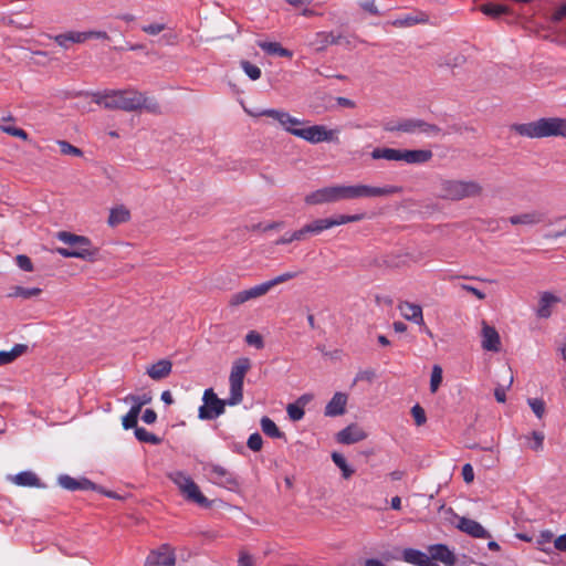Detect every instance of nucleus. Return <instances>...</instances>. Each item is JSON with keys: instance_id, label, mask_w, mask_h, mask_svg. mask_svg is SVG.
<instances>
[{"instance_id": "obj_1", "label": "nucleus", "mask_w": 566, "mask_h": 566, "mask_svg": "<svg viewBox=\"0 0 566 566\" xmlns=\"http://www.w3.org/2000/svg\"><path fill=\"white\" fill-rule=\"evenodd\" d=\"M94 102L106 109H120L135 112L146 109L149 113H159L160 106L155 98L147 97L135 90H109L94 94Z\"/></svg>"}, {"instance_id": "obj_2", "label": "nucleus", "mask_w": 566, "mask_h": 566, "mask_svg": "<svg viewBox=\"0 0 566 566\" xmlns=\"http://www.w3.org/2000/svg\"><path fill=\"white\" fill-rule=\"evenodd\" d=\"M511 130L520 136L532 139L548 137L566 138V118L542 117L530 123L513 124L511 125Z\"/></svg>"}, {"instance_id": "obj_3", "label": "nucleus", "mask_w": 566, "mask_h": 566, "mask_svg": "<svg viewBox=\"0 0 566 566\" xmlns=\"http://www.w3.org/2000/svg\"><path fill=\"white\" fill-rule=\"evenodd\" d=\"M482 193L483 187L475 180L441 179L437 197L442 200L461 201L481 197Z\"/></svg>"}, {"instance_id": "obj_4", "label": "nucleus", "mask_w": 566, "mask_h": 566, "mask_svg": "<svg viewBox=\"0 0 566 566\" xmlns=\"http://www.w3.org/2000/svg\"><path fill=\"white\" fill-rule=\"evenodd\" d=\"M169 480L177 485L182 496L189 501L198 504L201 507H210L211 501L208 500L200 491L195 481L184 471H172L168 473Z\"/></svg>"}, {"instance_id": "obj_5", "label": "nucleus", "mask_w": 566, "mask_h": 566, "mask_svg": "<svg viewBox=\"0 0 566 566\" xmlns=\"http://www.w3.org/2000/svg\"><path fill=\"white\" fill-rule=\"evenodd\" d=\"M250 369L249 358H239L232 365L229 382H230V397L228 398L229 406H237L243 399V380L245 374Z\"/></svg>"}, {"instance_id": "obj_6", "label": "nucleus", "mask_w": 566, "mask_h": 566, "mask_svg": "<svg viewBox=\"0 0 566 566\" xmlns=\"http://www.w3.org/2000/svg\"><path fill=\"white\" fill-rule=\"evenodd\" d=\"M56 238L63 243L67 244L73 251L82 252L85 256H76L86 261H94L98 254V249L95 248L91 240L84 235H77L67 231H60Z\"/></svg>"}, {"instance_id": "obj_7", "label": "nucleus", "mask_w": 566, "mask_h": 566, "mask_svg": "<svg viewBox=\"0 0 566 566\" xmlns=\"http://www.w3.org/2000/svg\"><path fill=\"white\" fill-rule=\"evenodd\" d=\"M202 470L212 484L228 490H234L239 486L235 474L220 464L207 462L202 465Z\"/></svg>"}, {"instance_id": "obj_8", "label": "nucleus", "mask_w": 566, "mask_h": 566, "mask_svg": "<svg viewBox=\"0 0 566 566\" xmlns=\"http://www.w3.org/2000/svg\"><path fill=\"white\" fill-rule=\"evenodd\" d=\"M339 198L342 200H352L358 198H376L387 196L389 193V187H373L366 185H350L344 186L338 185Z\"/></svg>"}, {"instance_id": "obj_9", "label": "nucleus", "mask_w": 566, "mask_h": 566, "mask_svg": "<svg viewBox=\"0 0 566 566\" xmlns=\"http://www.w3.org/2000/svg\"><path fill=\"white\" fill-rule=\"evenodd\" d=\"M203 405L199 407L198 417L201 420H213L224 412L228 399L218 398L212 388L205 390L202 396Z\"/></svg>"}, {"instance_id": "obj_10", "label": "nucleus", "mask_w": 566, "mask_h": 566, "mask_svg": "<svg viewBox=\"0 0 566 566\" xmlns=\"http://www.w3.org/2000/svg\"><path fill=\"white\" fill-rule=\"evenodd\" d=\"M391 132L413 134L420 132L427 135H438L441 129L434 124H429L419 118H402L391 123Z\"/></svg>"}, {"instance_id": "obj_11", "label": "nucleus", "mask_w": 566, "mask_h": 566, "mask_svg": "<svg viewBox=\"0 0 566 566\" xmlns=\"http://www.w3.org/2000/svg\"><path fill=\"white\" fill-rule=\"evenodd\" d=\"M287 132L298 138H302L312 144H318L322 142H329L333 139V130H328L323 125H313L308 127L298 128L292 126L287 128Z\"/></svg>"}, {"instance_id": "obj_12", "label": "nucleus", "mask_w": 566, "mask_h": 566, "mask_svg": "<svg viewBox=\"0 0 566 566\" xmlns=\"http://www.w3.org/2000/svg\"><path fill=\"white\" fill-rule=\"evenodd\" d=\"M342 45L347 49L354 48L356 38L353 35H345L342 33L335 34L334 32H317L312 45L317 50H325L328 45Z\"/></svg>"}, {"instance_id": "obj_13", "label": "nucleus", "mask_w": 566, "mask_h": 566, "mask_svg": "<svg viewBox=\"0 0 566 566\" xmlns=\"http://www.w3.org/2000/svg\"><path fill=\"white\" fill-rule=\"evenodd\" d=\"M433 153L430 149H392L391 160H401L407 164H424L431 160Z\"/></svg>"}, {"instance_id": "obj_14", "label": "nucleus", "mask_w": 566, "mask_h": 566, "mask_svg": "<svg viewBox=\"0 0 566 566\" xmlns=\"http://www.w3.org/2000/svg\"><path fill=\"white\" fill-rule=\"evenodd\" d=\"M305 203L324 205L340 201L338 186H331L317 189L305 197Z\"/></svg>"}, {"instance_id": "obj_15", "label": "nucleus", "mask_w": 566, "mask_h": 566, "mask_svg": "<svg viewBox=\"0 0 566 566\" xmlns=\"http://www.w3.org/2000/svg\"><path fill=\"white\" fill-rule=\"evenodd\" d=\"M175 553L168 545H163L156 551H151L146 558V565L149 566H175Z\"/></svg>"}, {"instance_id": "obj_16", "label": "nucleus", "mask_w": 566, "mask_h": 566, "mask_svg": "<svg viewBox=\"0 0 566 566\" xmlns=\"http://www.w3.org/2000/svg\"><path fill=\"white\" fill-rule=\"evenodd\" d=\"M57 483L61 488L72 492L78 490L92 491L98 489V485L87 478L75 479L69 474H61L57 478Z\"/></svg>"}, {"instance_id": "obj_17", "label": "nucleus", "mask_w": 566, "mask_h": 566, "mask_svg": "<svg viewBox=\"0 0 566 566\" xmlns=\"http://www.w3.org/2000/svg\"><path fill=\"white\" fill-rule=\"evenodd\" d=\"M458 523L455 524V527L460 530L461 532L474 537V538H490L491 534L476 521L464 517V516H458Z\"/></svg>"}, {"instance_id": "obj_18", "label": "nucleus", "mask_w": 566, "mask_h": 566, "mask_svg": "<svg viewBox=\"0 0 566 566\" xmlns=\"http://www.w3.org/2000/svg\"><path fill=\"white\" fill-rule=\"evenodd\" d=\"M397 308L405 319L418 325L424 324L422 308L420 305L407 301H399Z\"/></svg>"}, {"instance_id": "obj_19", "label": "nucleus", "mask_w": 566, "mask_h": 566, "mask_svg": "<svg viewBox=\"0 0 566 566\" xmlns=\"http://www.w3.org/2000/svg\"><path fill=\"white\" fill-rule=\"evenodd\" d=\"M428 21V15L422 11L413 10L411 12L397 15L395 19H391V27L396 28H411L419 23H426Z\"/></svg>"}, {"instance_id": "obj_20", "label": "nucleus", "mask_w": 566, "mask_h": 566, "mask_svg": "<svg viewBox=\"0 0 566 566\" xmlns=\"http://www.w3.org/2000/svg\"><path fill=\"white\" fill-rule=\"evenodd\" d=\"M256 116H268L279 122L283 128L287 132L289 127L300 126L303 122L296 117L291 116L287 112L266 108L256 114Z\"/></svg>"}, {"instance_id": "obj_21", "label": "nucleus", "mask_w": 566, "mask_h": 566, "mask_svg": "<svg viewBox=\"0 0 566 566\" xmlns=\"http://www.w3.org/2000/svg\"><path fill=\"white\" fill-rule=\"evenodd\" d=\"M423 253L417 250H398L391 254V268H401L411 263H418L423 259Z\"/></svg>"}, {"instance_id": "obj_22", "label": "nucleus", "mask_w": 566, "mask_h": 566, "mask_svg": "<svg viewBox=\"0 0 566 566\" xmlns=\"http://www.w3.org/2000/svg\"><path fill=\"white\" fill-rule=\"evenodd\" d=\"M365 438V431L357 424L347 426L346 428L340 430L336 436L337 442L343 444H353L364 440Z\"/></svg>"}, {"instance_id": "obj_23", "label": "nucleus", "mask_w": 566, "mask_h": 566, "mask_svg": "<svg viewBox=\"0 0 566 566\" xmlns=\"http://www.w3.org/2000/svg\"><path fill=\"white\" fill-rule=\"evenodd\" d=\"M482 348L490 352H499L501 347L500 335L497 331L488 325L485 322L482 324Z\"/></svg>"}, {"instance_id": "obj_24", "label": "nucleus", "mask_w": 566, "mask_h": 566, "mask_svg": "<svg viewBox=\"0 0 566 566\" xmlns=\"http://www.w3.org/2000/svg\"><path fill=\"white\" fill-rule=\"evenodd\" d=\"M50 39L64 50H69L72 44H80L85 42V36L82 31H67L56 35H49Z\"/></svg>"}, {"instance_id": "obj_25", "label": "nucleus", "mask_w": 566, "mask_h": 566, "mask_svg": "<svg viewBox=\"0 0 566 566\" xmlns=\"http://www.w3.org/2000/svg\"><path fill=\"white\" fill-rule=\"evenodd\" d=\"M429 557L443 563L447 566H454L457 563L455 555L443 544H436L429 547Z\"/></svg>"}, {"instance_id": "obj_26", "label": "nucleus", "mask_w": 566, "mask_h": 566, "mask_svg": "<svg viewBox=\"0 0 566 566\" xmlns=\"http://www.w3.org/2000/svg\"><path fill=\"white\" fill-rule=\"evenodd\" d=\"M545 220V213L533 210L521 214H515L509 218V221L513 226H535Z\"/></svg>"}, {"instance_id": "obj_27", "label": "nucleus", "mask_w": 566, "mask_h": 566, "mask_svg": "<svg viewBox=\"0 0 566 566\" xmlns=\"http://www.w3.org/2000/svg\"><path fill=\"white\" fill-rule=\"evenodd\" d=\"M297 274H298L297 272H285L283 274H280L270 281H266V282H263L261 284L253 286L254 292H255L256 296L260 297V296L266 294L275 285L284 283L289 280L296 277Z\"/></svg>"}, {"instance_id": "obj_28", "label": "nucleus", "mask_w": 566, "mask_h": 566, "mask_svg": "<svg viewBox=\"0 0 566 566\" xmlns=\"http://www.w3.org/2000/svg\"><path fill=\"white\" fill-rule=\"evenodd\" d=\"M346 402V395L336 392L325 407V416L336 417L343 415L345 412Z\"/></svg>"}, {"instance_id": "obj_29", "label": "nucleus", "mask_w": 566, "mask_h": 566, "mask_svg": "<svg viewBox=\"0 0 566 566\" xmlns=\"http://www.w3.org/2000/svg\"><path fill=\"white\" fill-rule=\"evenodd\" d=\"M559 298L551 292H544L541 295L536 314L541 318H548L552 315V307L558 303Z\"/></svg>"}, {"instance_id": "obj_30", "label": "nucleus", "mask_w": 566, "mask_h": 566, "mask_svg": "<svg viewBox=\"0 0 566 566\" xmlns=\"http://www.w3.org/2000/svg\"><path fill=\"white\" fill-rule=\"evenodd\" d=\"M172 364L168 359H160L147 368V375L154 380L166 378L171 373Z\"/></svg>"}, {"instance_id": "obj_31", "label": "nucleus", "mask_w": 566, "mask_h": 566, "mask_svg": "<svg viewBox=\"0 0 566 566\" xmlns=\"http://www.w3.org/2000/svg\"><path fill=\"white\" fill-rule=\"evenodd\" d=\"M258 45L262 51L270 55H279L289 59L293 56V52L283 48L279 42L260 41L258 42Z\"/></svg>"}, {"instance_id": "obj_32", "label": "nucleus", "mask_w": 566, "mask_h": 566, "mask_svg": "<svg viewBox=\"0 0 566 566\" xmlns=\"http://www.w3.org/2000/svg\"><path fill=\"white\" fill-rule=\"evenodd\" d=\"M27 350L28 346L24 344H15L11 350H0V366L11 364Z\"/></svg>"}, {"instance_id": "obj_33", "label": "nucleus", "mask_w": 566, "mask_h": 566, "mask_svg": "<svg viewBox=\"0 0 566 566\" xmlns=\"http://www.w3.org/2000/svg\"><path fill=\"white\" fill-rule=\"evenodd\" d=\"M13 481L15 484L21 485V486H35V488L42 486L39 478L32 471H22V472L15 474L13 478Z\"/></svg>"}, {"instance_id": "obj_34", "label": "nucleus", "mask_w": 566, "mask_h": 566, "mask_svg": "<svg viewBox=\"0 0 566 566\" xmlns=\"http://www.w3.org/2000/svg\"><path fill=\"white\" fill-rule=\"evenodd\" d=\"M129 218L130 213L124 206L115 207L111 209L108 216V224L111 227H116L118 224L127 222Z\"/></svg>"}, {"instance_id": "obj_35", "label": "nucleus", "mask_w": 566, "mask_h": 566, "mask_svg": "<svg viewBox=\"0 0 566 566\" xmlns=\"http://www.w3.org/2000/svg\"><path fill=\"white\" fill-rule=\"evenodd\" d=\"M261 429L264 432V434H266L270 438H273V439H285V433L282 432L277 428L275 422L272 419H270L269 417H266V416H264L261 419Z\"/></svg>"}, {"instance_id": "obj_36", "label": "nucleus", "mask_w": 566, "mask_h": 566, "mask_svg": "<svg viewBox=\"0 0 566 566\" xmlns=\"http://www.w3.org/2000/svg\"><path fill=\"white\" fill-rule=\"evenodd\" d=\"M428 556L429 555H427L426 553H422L413 548H407L403 551V559L417 566H423L424 562H427Z\"/></svg>"}, {"instance_id": "obj_37", "label": "nucleus", "mask_w": 566, "mask_h": 566, "mask_svg": "<svg viewBox=\"0 0 566 566\" xmlns=\"http://www.w3.org/2000/svg\"><path fill=\"white\" fill-rule=\"evenodd\" d=\"M332 460L340 469L344 479H349L354 474V469L347 463L343 454L333 452Z\"/></svg>"}, {"instance_id": "obj_38", "label": "nucleus", "mask_w": 566, "mask_h": 566, "mask_svg": "<svg viewBox=\"0 0 566 566\" xmlns=\"http://www.w3.org/2000/svg\"><path fill=\"white\" fill-rule=\"evenodd\" d=\"M134 434L138 441L144 443H150L154 446L161 443V439L158 436L147 431L143 427H136Z\"/></svg>"}, {"instance_id": "obj_39", "label": "nucleus", "mask_w": 566, "mask_h": 566, "mask_svg": "<svg viewBox=\"0 0 566 566\" xmlns=\"http://www.w3.org/2000/svg\"><path fill=\"white\" fill-rule=\"evenodd\" d=\"M481 11L491 18H499L502 14H506V13L511 12V10L507 6L495 4V3H485V4L481 6Z\"/></svg>"}, {"instance_id": "obj_40", "label": "nucleus", "mask_w": 566, "mask_h": 566, "mask_svg": "<svg viewBox=\"0 0 566 566\" xmlns=\"http://www.w3.org/2000/svg\"><path fill=\"white\" fill-rule=\"evenodd\" d=\"M40 293H41V289H39V287L15 286V287H13L12 292L9 293V296L29 300V298L38 296Z\"/></svg>"}, {"instance_id": "obj_41", "label": "nucleus", "mask_w": 566, "mask_h": 566, "mask_svg": "<svg viewBox=\"0 0 566 566\" xmlns=\"http://www.w3.org/2000/svg\"><path fill=\"white\" fill-rule=\"evenodd\" d=\"M307 224V230H310V234L317 235L325 230L332 229L329 218H321L315 219Z\"/></svg>"}, {"instance_id": "obj_42", "label": "nucleus", "mask_w": 566, "mask_h": 566, "mask_svg": "<svg viewBox=\"0 0 566 566\" xmlns=\"http://www.w3.org/2000/svg\"><path fill=\"white\" fill-rule=\"evenodd\" d=\"M361 218H363L361 214H337V216L329 217V221H331V226L333 228V227L346 224L349 222L359 221Z\"/></svg>"}, {"instance_id": "obj_43", "label": "nucleus", "mask_w": 566, "mask_h": 566, "mask_svg": "<svg viewBox=\"0 0 566 566\" xmlns=\"http://www.w3.org/2000/svg\"><path fill=\"white\" fill-rule=\"evenodd\" d=\"M442 382V368L439 365H434L431 371L430 378V391L436 392Z\"/></svg>"}, {"instance_id": "obj_44", "label": "nucleus", "mask_w": 566, "mask_h": 566, "mask_svg": "<svg viewBox=\"0 0 566 566\" xmlns=\"http://www.w3.org/2000/svg\"><path fill=\"white\" fill-rule=\"evenodd\" d=\"M241 67L252 81H256L261 77V69L249 61H241Z\"/></svg>"}, {"instance_id": "obj_45", "label": "nucleus", "mask_w": 566, "mask_h": 566, "mask_svg": "<svg viewBox=\"0 0 566 566\" xmlns=\"http://www.w3.org/2000/svg\"><path fill=\"white\" fill-rule=\"evenodd\" d=\"M286 412L292 421H300L303 419L305 413L304 408L296 402L289 403L286 407Z\"/></svg>"}, {"instance_id": "obj_46", "label": "nucleus", "mask_w": 566, "mask_h": 566, "mask_svg": "<svg viewBox=\"0 0 566 566\" xmlns=\"http://www.w3.org/2000/svg\"><path fill=\"white\" fill-rule=\"evenodd\" d=\"M57 145L60 147V151L63 155H71V156H76V157H82L83 156L82 149L73 146L72 144H70L66 140H59Z\"/></svg>"}, {"instance_id": "obj_47", "label": "nucleus", "mask_w": 566, "mask_h": 566, "mask_svg": "<svg viewBox=\"0 0 566 566\" xmlns=\"http://www.w3.org/2000/svg\"><path fill=\"white\" fill-rule=\"evenodd\" d=\"M245 343L250 346H254L258 349H261L264 347L263 337L255 331H250L245 335Z\"/></svg>"}, {"instance_id": "obj_48", "label": "nucleus", "mask_w": 566, "mask_h": 566, "mask_svg": "<svg viewBox=\"0 0 566 566\" xmlns=\"http://www.w3.org/2000/svg\"><path fill=\"white\" fill-rule=\"evenodd\" d=\"M0 128L2 132L7 133L11 136L18 137L20 139H23V140H27L29 137L28 133L24 129L12 126V125L3 124L0 126Z\"/></svg>"}, {"instance_id": "obj_49", "label": "nucleus", "mask_w": 566, "mask_h": 566, "mask_svg": "<svg viewBox=\"0 0 566 566\" xmlns=\"http://www.w3.org/2000/svg\"><path fill=\"white\" fill-rule=\"evenodd\" d=\"M125 402L132 401L143 408V406L149 403L151 401V396L149 394L143 395H128L124 398Z\"/></svg>"}, {"instance_id": "obj_50", "label": "nucleus", "mask_w": 566, "mask_h": 566, "mask_svg": "<svg viewBox=\"0 0 566 566\" xmlns=\"http://www.w3.org/2000/svg\"><path fill=\"white\" fill-rule=\"evenodd\" d=\"M411 415L413 417L416 426H423L427 421L424 409L420 405H415L411 408Z\"/></svg>"}, {"instance_id": "obj_51", "label": "nucleus", "mask_w": 566, "mask_h": 566, "mask_svg": "<svg viewBox=\"0 0 566 566\" xmlns=\"http://www.w3.org/2000/svg\"><path fill=\"white\" fill-rule=\"evenodd\" d=\"M247 446L252 451H260L263 446V439L261 434L259 432L252 433L248 439Z\"/></svg>"}, {"instance_id": "obj_52", "label": "nucleus", "mask_w": 566, "mask_h": 566, "mask_svg": "<svg viewBox=\"0 0 566 566\" xmlns=\"http://www.w3.org/2000/svg\"><path fill=\"white\" fill-rule=\"evenodd\" d=\"M528 405L537 418H542L545 413V402L542 399H528Z\"/></svg>"}, {"instance_id": "obj_53", "label": "nucleus", "mask_w": 566, "mask_h": 566, "mask_svg": "<svg viewBox=\"0 0 566 566\" xmlns=\"http://www.w3.org/2000/svg\"><path fill=\"white\" fill-rule=\"evenodd\" d=\"M250 301L249 293L247 290L240 291L238 293H234L231 295V298L229 301V304L231 306H238L245 302Z\"/></svg>"}, {"instance_id": "obj_54", "label": "nucleus", "mask_w": 566, "mask_h": 566, "mask_svg": "<svg viewBox=\"0 0 566 566\" xmlns=\"http://www.w3.org/2000/svg\"><path fill=\"white\" fill-rule=\"evenodd\" d=\"M15 262H17V265L25 271V272H31L33 271V264H32V261L31 259L28 256V255H24V254H19L15 256Z\"/></svg>"}, {"instance_id": "obj_55", "label": "nucleus", "mask_w": 566, "mask_h": 566, "mask_svg": "<svg viewBox=\"0 0 566 566\" xmlns=\"http://www.w3.org/2000/svg\"><path fill=\"white\" fill-rule=\"evenodd\" d=\"M359 7L373 15H381L382 13L378 10L375 0H361Z\"/></svg>"}, {"instance_id": "obj_56", "label": "nucleus", "mask_w": 566, "mask_h": 566, "mask_svg": "<svg viewBox=\"0 0 566 566\" xmlns=\"http://www.w3.org/2000/svg\"><path fill=\"white\" fill-rule=\"evenodd\" d=\"M166 29L167 25L165 23H151L142 27V30L149 35H157Z\"/></svg>"}, {"instance_id": "obj_57", "label": "nucleus", "mask_w": 566, "mask_h": 566, "mask_svg": "<svg viewBox=\"0 0 566 566\" xmlns=\"http://www.w3.org/2000/svg\"><path fill=\"white\" fill-rule=\"evenodd\" d=\"M376 378V371L374 369H365L359 371L356 377L355 381H368L371 382Z\"/></svg>"}, {"instance_id": "obj_58", "label": "nucleus", "mask_w": 566, "mask_h": 566, "mask_svg": "<svg viewBox=\"0 0 566 566\" xmlns=\"http://www.w3.org/2000/svg\"><path fill=\"white\" fill-rule=\"evenodd\" d=\"M533 443L531 444V449L534 451H539L543 449L544 434L539 431L532 432Z\"/></svg>"}, {"instance_id": "obj_59", "label": "nucleus", "mask_w": 566, "mask_h": 566, "mask_svg": "<svg viewBox=\"0 0 566 566\" xmlns=\"http://www.w3.org/2000/svg\"><path fill=\"white\" fill-rule=\"evenodd\" d=\"M82 34L85 36V41L90 39H101V40H107L108 34L105 31H82Z\"/></svg>"}, {"instance_id": "obj_60", "label": "nucleus", "mask_w": 566, "mask_h": 566, "mask_svg": "<svg viewBox=\"0 0 566 566\" xmlns=\"http://www.w3.org/2000/svg\"><path fill=\"white\" fill-rule=\"evenodd\" d=\"M137 420L138 419H135V417L126 413L124 417H123V420H122V424L124 427V429L128 430V429H136L137 426Z\"/></svg>"}, {"instance_id": "obj_61", "label": "nucleus", "mask_w": 566, "mask_h": 566, "mask_svg": "<svg viewBox=\"0 0 566 566\" xmlns=\"http://www.w3.org/2000/svg\"><path fill=\"white\" fill-rule=\"evenodd\" d=\"M254 562L250 554L241 552L238 560V566H253Z\"/></svg>"}, {"instance_id": "obj_62", "label": "nucleus", "mask_w": 566, "mask_h": 566, "mask_svg": "<svg viewBox=\"0 0 566 566\" xmlns=\"http://www.w3.org/2000/svg\"><path fill=\"white\" fill-rule=\"evenodd\" d=\"M462 476L467 483H471L474 479V472L471 464L467 463L462 468Z\"/></svg>"}, {"instance_id": "obj_63", "label": "nucleus", "mask_w": 566, "mask_h": 566, "mask_svg": "<svg viewBox=\"0 0 566 566\" xmlns=\"http://www.w3.org/2000/svg\"><path fill=\"white\" fill-rule=\"evenodd\" d=\"M566 17V2L562 4L552 15V21L559 22Z\"/></svg>"}, {"instance_id": "obj_64", "label": "nucleus", "mask_w": 566, "mask_h": 566, "mask_svg": "<svg viewBox=\"0 0 566 566\" xmlns=\"http://www.w3.org/2000/svg\"><path fill=\"white\" fill-rule=\"evenodd\" d=\"M554 546L557 551L566 552V534L558 536L554 542Z\"/></svg>"}]
</instances>
